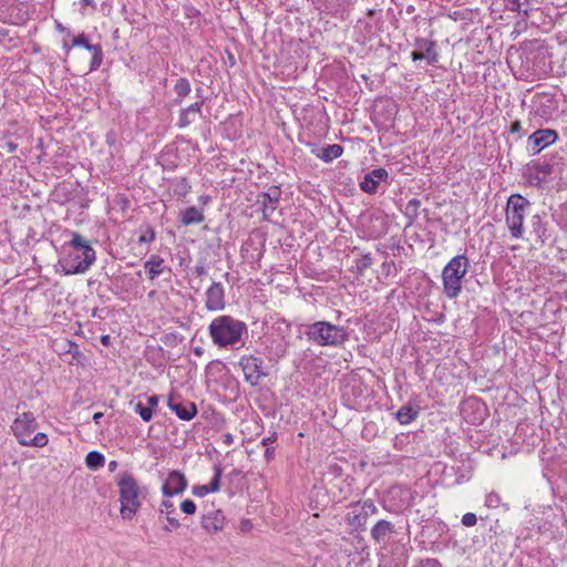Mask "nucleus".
<instances>
[{
    "label": "nucleus",
    "mask_w": 567,
    "mask_h": 567,
    "mask_svg": "<svg viewBox=\"0 0 567 567\" xmlns=\"http://www.w3.org/2000/svg\"><path fill=\"white\" fill-rule=\"evenodd\" d=\"M558 140V133L553 128H540L529 135L527 143L532 146L534 154L540 153L544 148Z\"/></svg>",
    "instance_id": "11"
},
{
    "label": "nucleus",
    "mask_w": 567,
    "mask_h": 567,
    "mask_svg": "<svg viewBox=\"0 0 567 567\" xmlns=\"http://www.w3.org/2000/svg\"><path fill=\"white\" fill-rule=\"evenodd\" d=\"M378 187L379 183L368 174L364 175L362 182L360 183V188L368 194H375Z\"/></svg>",
    "instance_id": "32"
},
{
    "label": "nucleus",
    "mask_w": 567,
    "mask_h": 567,
    "mask_svg": "<svg viewBox=\"0 0 567 567\" xmlns=\"http://www.w3.org/2000/svg\"><path fill=\"white\" fill-rule=\"evenodd\" d=\"M223 441H224V443L226 445H231L234 443V436L230 433H226L224 435V440Z\"/></svg>",
    "instance_id": "48"
},
{
    "label": "nucleus",
    "mask_w": 567,
    "mask_h": 567,
    "mask_svg": "<svg viewBox=\"0 0 567 567\" xmlns=\"http://www.w3.org/2000/svg\"><path fill=\"white\" fill-rule=\"evenodd\" d=\"M421 206V200L417 198H412L408 202L405 206L404 215L409 219V224H413L419 216V208Z\"/></svg>",
    "instance_id": "28"
},
{
    "label": "nucleus",
    "mask_w": 567,
    "mask_h": 567,
    "mask_svg": "<svg viewBox=\"0 0 567 567\" xmlns=\"http://www.w3.org/2000/svg\"><path fill=\"white\" fill-rule=\"evenodd\" d=\"M277 440V434L272 433L270 436L264 437L261 444L266 447L269 446L270 443H274Z\"/></svg>",
    "instance_id": "46"
},
{
    "label": "nucleus",
    "mask_w": 567,
    "mask_h": 567,
    "mask_svg": "<svg viewBox=\"0 0 567 567\" xmlns=\"http://www.w3.org/2000/svg\"><path fill=\"white\" fill-rule=\"evenodd\" d=\"M192 91L190 83L188 79L186 78H179L175 85H174V92L176 94V97L174 99V104L179 105L184 97H186Z\"/></svg>",
    "instance_id": "25"
},
{
    "label": "nucleus",
    "mask_w": 567,
    "mask_h": 567,
    "mask_svg": "<svg viewBox=\"0 0 567 567\" xmlns=\"http://www.w3.org/2000/svg\"><path fill=\"white\" fill-rule=\"evenodd\" d=\"M414 50L411 52L413 61L425 60L429 65H436L440 55L436 50L435 41L416 38L414 41Z\"/></svg>",
    "instance_id": "10"
},
{
    "label": "nucleus",
    "mask_w": 567,
    "mask_h": 567,
    "mask_svg": "<svg viewBox=\"0 0 567 567\" xmlns=\"http://www.w3.org/2000/svg\"><path fill=\"white\" fill-rule=\"evenodd\" d=\"M81 4H82V7H92V8H95V2H94V0H81Z\"/></svg>",
    "instance_id": "50"
},
{
    "label": "nucleus",
    "mask_w": 567,
    "mask_h": 567,
    "mask_svg": "<svg viewBox=\"0 0 567 567\" xmlns=\"http://www.w3.org/2000/svg\"><path fill=\"white\" fill-rule=\"evenodd\" d=\"M105 457L97 451H91L86 454L85 464L91 471H97L104 465Z\"/></svg>",
    "instance_id": "27"
},
{
    "label": "nucleus",
    "mask_w": 567,
    "mask_h": 567,
    "mask_svg": "<svg viewBox=\"0 0 567 567\" xmlns=\"http://www.w3.org/2000/svg\"><path fill=\"white\" fill-rule=\"evenodd\" d=\"M243 370L245 381L250 385L256 386L260 380L268 375L262 358L250 355H243L238 362Z\"/></svg>",
    "instance_id": "9"
},
{
    "label": "nucleus",
    "mask_w": 567,
    "mask_h": 567,
    "mask_svg": "<svg viewBox=\"0 0 567 567\" xmlns=\"http://www.w3.org/2000/svg\"><path fill=\"white\" fill-rule=\"evenodd\" d=\"M65 352L70 353L72 355V358L78 360V361L82 357V353L80 351L79 346L75 342H72V341H66Z\"/></svg>",
    "instance_id": "35"
},
{
    "label": "nucleus",
    "mask_w": 567,
    "mask_h": 567,
    "mask_svg": "<svg viewBox=\"0 0 567 567\" xmlns=\"http://www.w3.org/2000/svg\"><path fill=\"white\" fill-rule=\"evenodd\" d=\"M507 7L511 11L522 12V0H507Z\"/></svg>",
    "instance_id": "42"
},
{
    "label": "nucleus",
    "mask_w": 567,
    "mask_h": 567,
    "mask_svg": "<svg viewBox=\"0 0 567 567\" xmlns=\"http://www.w3.org/2000/svg\"><path fill=\"white\" fill-rule=\"evenodd\" d=\"M367 174L370 175L373 179H375L379 184L381 181L386 179L389 176L386 169L384 168H375Z\"/></svg>",
    "instance_id": "36"
},
{
    "label": "nucleus",
    "mask_w": 567,
    "mask_h": 567,
    "mask_svg": "<svg viewBox=\"0 0 567 567\" xmlns=\"http://www.w3.org/2000/svg\"><path fill=\"white\" fill-rule=\"evenodd\" d=\"M477 523V516L474 513H466L462 517V524L465 527H472L476 525Z\"/></svg>",
    "instance_id": "39"
},
{
    "label": "nucleus",
    "mask_w": 567,
    "mask_h": 567,
    "mask_svg": "<svg viewBox=\"0 0 567 567\" xmlns=\"http://www.w3.org/2000/svg\"><path fill=\"white\" fill-rule=\"evenodd\" d=\"M470 268V260L465 255L454 256L443 268V292L449 299H455L462 291V280Z\"/></svg>",
    "instance_id": "5"
},
{
    "label": "nucleus",
    "mask_w": 567,
    "mask_h": 567,
    "mask_svg": "<svg viewBox=\"0 0 567 567\" xmlns=\"http://www.w3.org/2000/svg\"><path fill=\"white\" fill-rule=\"evenodd\" d=\"M205 307L208 311H219L225 309V289L220 282L213 281L210 287L207 289Z\"/></svg>",
    "instance_id": "14"
},
{
    "label": "nucleus",
    "mask_w": 567,
    "mask_h": 567,
    "mask_svg": "<svg viewBox=\"0 0 567 567\" xmlns=\"http://www.w3.org/2000/svg\"><path fill=\"white\" fill-rule=\"evenodd\" d=\"M467 408L480 410L481 409V403L478 401L466 402L464 408L462 409V412L465 413Z\"/></svg>",
    "instance_id": "45"
},
{
    "label": "nucleus",
    "mask_w": 567,
    "mask_h": 567,
    "mask_svg": "<svg viewBox=\"0 0 567 567\" xmlns=\"http://www.w3.org/2000/svg\"><path fill=\"white\" fill-rule=\"evenodd\" d=\"M372 265V257L371 254H364L361 255L360 258H358L354 261V268L358 274L362 275L368 268H370Z\"/></svg>",
    "instance_id": "33"
},
{
    "label": "nucleus",
    "mask_w": 567,
    "mask_h": 567,
    "mask_svg": "<svg viewBox=\"0 0 567 567\" xmlns=\"http://www.w3.org/2000/svg\"><path fill=\"white\" fill-rule=\"evenodd\" d=\"M95 44H91L87 40V37L84 33H81L76 37H73L71 47H82L87 51H92Z\"/></svg>",
    "instance_id": "34"
},
{
    "label": "nucleus",
    "mask_w": 567,
    "mask_h": 567,
    "mask_svg": "<svg viewBox=\"0 0 567 567\" xmlns=\"http://www.w3.org/2000/svg\"><path fill=\"white\" fill-rule=\"evenodd\" d=\"M482 419H483V416H482V415H480L478 417H476V416H475L473 422H475V421H477V420H482Z\"/></svg>",
    "instance_id": "59"
},
{
    "label": "nucleus",
    "mask_w": 567,
    "mask_h": 567,
    "mask_svg": "<svg viewBox=\"0 0 567 567\" xmlns=\"http://www.w3.org/2000/svg\"><path fill=\"white\" fill-rule=\"evenodd\" d=\"M174 512H175V507H174L173 502H171L168 499H163L161 503V506H159V513L166 515V519H167L171 528L177 529L181 526V524H179L178 519H176L175 517L172 516V514Z\"/></svg>",
    "instance_id": "26"
},
{
    "label": "nucleus",
    "mask_w": 567,
    "mask_h": 567,
    "mask_svg": "<svg viewBox=\"0 0 567 567\" xmlns=\"http://www.w3.org/2000/svg\"><path fill=\"white\" fill-rule=\"evenodd\" d=\"M18 145L13 142H8L7 143V148H8V152L9 153H13L16 150H17Z\"/></svg>",
    "instance_id": "51"
},
{
    "label": "nucleus",
    "mask_w": 567,
    "mask_h": 567,
    "mask_svg": "<svg viewBox=\"0 0 567 567\" xmlns=\"http://www.w3.org/2000/svg\"><path fill=\"white\" fill-rule=\"evenodd\" d=\"M56 29L60 30V31H64L65 30V28L61 23L56 24Z\"/></svg>",
    "instance_id": "57"
},
{
    "label": "nucleus",
    "mask_w": 567,
    "mask_h": 567,
    "mask_svg": "<svg viewBox=\"0 0 567 567\" xmlns=\"http://www.w3.org/2000/svg\"><path fill=\"white\" fill-rule=\"evenodd\" d=\"M225 524V516L219 509L208 511L202 517V527L207 533H217L223 529Z\"/></svg>",
    "instance_id": "19"
},
{
    "label": "nucleus",
    "mask_w": 567,
    "mask_h": 567,
    "mask_svg": "<svg viewBox=\"0 0 567 567\" xmlns=\"http://www.w3.org/2000/svg\"><path fill=\"white\" fill-rule=\"evenodd\" d=\"M206 272H207V269H206L205 262L203 260L198 261L196 264V266L194 267V274L197 277H202V276L206 275Z\"/></svg>",
    "instance_id": "41"
},
{
    "label": "nucleus",
    "mask_w": 567,
    "mask_h": 567,
    "mask_svg": "<svg viewBox=\"0 0 567 567\" xmlns=\"http://www.w3.org/2000/svg\"><path fill=\"white\" fill-rule=\"evenodd\" d=\"M394 534L395 525L385 519L378 520L371 528V538L381 545H388Z\"/></svg>",
    "instance_id": "16"
},
{
    "label": "nucleus",
    "mask_w": 567,
    "mask_h": 567,
    "mask_svg": "<svg viewBox=\"0 0 567 567\" xmlns=\"http://www.w3.org/2000/svg\"><path fill=\"white\" fill-rule=\"evenodd\" d=\"M164 258L159 255H151L150 258L144 262V268L147 271L150 280H155L158 276L164 272Z\"/></svg>",
    "instance_id": "21"
},
{
    "label": "nucleus",
    "mask_w": 567,
    "mask_h": 567,
    "mask_svg": "<svg viewBox=\"0 0 567 567\" xmlns=\"http://www.w3.org/2000/svg\"><path fill=\"white\" fill-rule=\"evenodd\" d=\"M224 276L226 279H228L229 272H226Z\"/></svg>",
    "instance_id": "61"
},
{
    "label": "nucleus",
    "mask_w": 567,
    "mask_h": 567,
    "mask_svg": "<svg viewBox=\"0 0 567 567\" xmlns=\"http://www.w3.org/2000/svg\"><path fill=\"white\" fill-rule=\"evenodd\" d=\"M208 333L218 348H236L238 343L244 344V336L248 334V327L241 320L221 315L212 320Z\"/></svg>",
    "instance_id": "3"
},
{
    "label": "nucleus",
    "mask_w": 567,
    "mask_h": 567,
    "mask_svg": "<svg viewBox=\"0 0 567 567\" xmlns=\"http://www.w3.org/2000/svg\"><path fill=\"white\" fill-rule=\"evenodd\" d=\"M181 339L178 338V334L176 333H167L165 334L163 338H162V341L166 344V346H176L177 342L179 341Z\"/></svg>",
    "instance_id": "40"
},
{
    "label": "nucleus",
    "mask_w": 567,
    "mask_h": 567,
    "mask_svg": "<svg viewBox=\"0 0 567 567\" xmlns=\"http://www.w3.org/2000/svg\"><path fill=\"white\" fill-rule=\"evenodd\" d=\"M307 340L318 347L340 348L349 340L348 328L326 320L301 326Z\"/></svg>",
    "instance_id": "4"
},
{
    "label": "nucleus",
    "mask_w": 567,
    "mask_h": 567,
    "mask_svg": "<svg viewBox=\"0 0 567 567\" xmlns=\"http://www.w3.org/2000/svg\"><path fill=\"white\" fill-rule=\"evenodd\" d=\"M91 52L93 55L90 62V72L97 70L103 61V50L100 44H95Z\"/></svg>",
    "instance_id": "30"
},
{
    "label": "nucleus",
    "mask_w": 567,
    "mask_h": 567,
    "mask_svg": "<svg viewBox=\"0 0 567 567\" xmlns=\"http://www.w3.org/2000/svg\"><path fill=\"white\" fill-rule=\"evenodd\" d=\"M520 130H522V125H520L519 121L516 120V121L512 122L511 127H509L511 133H519Z\"/></svg>",
    "instance_id": "47"
},
{
    "label": "nucleus",
    "mask_w": 567,
    "mask_h": 567,
    "mask_svg": "<svg viewBox=\"0 0 567 567\" xmlns=\"http://www.w3.org/2000/svg\"><path fill=\"white\" fill-rule=\"evenodd\" d=\"M280 196L281 189L278 186H271L267 192L258 195L257 203L261 205L265 219H269L277 209Z\"/></svg>",
    "instance_id": "13"
},
{
    "label": "nucleus",
    "mask_w": 567,
    "mask_h": 567,
    "mask_svg": "<svg viewBox=\"0 0 567 567\" xmlns=\"http://www.w3.org/2000/svg\"><path fill=\"white\" fill-rule=\"evenodd\" d=\"M187 488V478L177 470L169 471L163 486L162 494L165 497L182 494Z\"/></svg>",
    "instance_id": "12"
},
{
    "label": "nucleus",
    "mask_w": 567,
    "mask_h": 567,
    "mask_svg": "<svg viewBox=\"0 0 567 567\" xmlns=\"http://www.w3.org/2000/svg\"><path fill=\"white\" fill-rule=\"evenodd\" d=\"M530 169L535 171V175L530 176L529 183L535 186H540L545 183L546 177L554 171V165L548 162H537L529 166Z\"/></svg>",
    "instance_id": "20"
},
{
    "label": "nucleus",
    "mask_w": 567,
    "mask_h": 567,
    "mask_svg": "<svg viewBox=\"0 0 567 567\" xmlns=\"http://www.w3.org/2000/svg\"><path fill=\"white\" fill-rule=\"evenodd\" d=\"M523 13L525 17H528V10H524Z\"/></svg>",
    "instance_id": "60"
},
{
    "label": "nucleus",
    "mask_w": 567,
    "mask_h": 567,
    "mask_svg": "<svg viewBox=\"0 0 567 567\" xmlns=\"http://www.w3.org/2000/svg\"><path fill=\"white\" fill-rule=\"evenodd\" d=\"M530 202L520 194H512L506 204V225L513 238L519 239L524 234V219Z\"/></svg>",
    "instance_id": "7"
},
{
    "label": "nucleus",
    "mask_w": 567,
    "mask_h": 567,
    "mask_svg": "<svg viewBox=\"0 0 567 567\" xmlns=\"http://www.w3.org/2000/svg\"><path fill=\"white\" fill-rule=\"evenodd\" d=\"M63 257L58 262V271L64 276L84 274L96 260L94 248L76 231L71 233V239L63 246Z\"/></svg>",
    "instance_id": "1"
},
{
    "label": "nucleus",
    "mask_w": 567,
    "mask_h": 567,
    "mask_svg": "<svg viewBox=\"0 0 567 567\" xmlns=\"http://www.w3.org/2000/svg\"><path fill=\"white\" fill-rule=\"evenodd\" d=\"M101 342L104 344V346H107L109 342H110V336H103L101 338Z\"/></svg>",
    "instance_id": "54"
},
{
    "label": "nucleus",
    "mask_w": 567,
    "mask_h": 567,
    "mask_svg": "<svg viewBox=\"0 0 567 567\" xmlns=\"http://www.w3.org/2000/svg\"><path fill=\"white\" fill-rule=\"evenodd\" d=\"M118 489L120 513L123 519L132 520L142 506L147 488L141 486L133 473L120 472L115 477Z\"/></svg>",
    "instance_id": "2"
},
{
    "label": "nucleus",
    "mask_w": 567,
    "mask_h": 567,
    "mask_svg": "<svg viewBox=\"0 0 567 567\" xmlns=\"http://www.w3.org/2000/svg\"><path fill=\"white\" fill-rule=\"evenodd\" d=\"M193 351L197 357H202L204 354V349L202 347H196Z\"/></svg>",
    "instance_id": "53"
},
{
    "label": "nucleus",
    "mask_w": 567,
    "mask_h": 567,
    "mask_svg": "<svg viewBox=\"0 0 567 567\" xmlns=\"http://www.w3.org/2000/svg\"><path fill=\"white\" fill-rule=\"evenodd\" d=\"M117 466H118L117 461H110L107 464V468L112 473L116 471Z\"/></svg>",
    "instance_id": "49"
},
{
    "label": "nucleus",
    "mask_w": 567,
    "mask_h": 567,
    "mask_svg": "<svg viewBox=\"0 0 567 567\" xmlns=\"http://www.w3.org/2000/svg\"><path fill=\"white\" fill-rule=\"evenodd\" d=\"M204 218L203 212L195 206L187 207L181 213V223L185 226L200 224Z\"/></svg>",
    "instance_id": "24"
},
{
    "label": "nucleus",
    "mask_w": 567,
    "mask_h": 567,
    "mask_svg": "<svg viewBox=\"0 0 567 567\" xmlns=\"http://www.w3.org/2000/svg\"><path fill=\"white\" fill-rule=\"evenodd\" d=\"M204 100L196 101L195 103L184 107L179 111L177 126L185 128L196 121L198 116H202V107Z\"/></svg>",
    "instance_id": "17"
},
{
    "label": "nucleus",
    "mask_w": 567,
    "mask_h": 567,
    "mask_svg": "<svg viewBox=\"0 0 567 567\" xmlns=\"http://www.w3.org/2000/svg\"><path fill=\"white\" fill-rule=\"evenodd\" d=\"M141 235L138 237V244H151L155 240L156 234L152 226L145 225L140 229Z\"/></svg>",
    "instance_id": "31"
},
{
    "label": "nucleus",
    "mask_w": 567,
    "mask_h": 567,
    "mask_svg": "<svg viewBox=\"0 0 567 567\" xmlns=\"http://www.w3.org/2000/svg\"><path fill=\"white\" fill-rule=\"evenodd\" d=\"M343 153V147L339 144H331L320 148H313L312 154L326 163L340 157Z\"/></svg>",
    "instance_id": "22"
},
{
    "label": "nucleus",
    "mask_w": 567,
    "mask_h": 567,
    "mask_svg": "<svg viewBox=\"0 0 567 567\" xmlns=\"http://www.w3.org/2000/svg\"><path fill=\"white\" fill-rule=\"evenodd\" d=\"M499 503H501V497L497 493H494V492L489 493L485 498V505L487 507L495 508L499 505Z\"/></svg>",
    "instance_id": "38"
},
{
    "label": "nucleus",
    "mask_w": 567,
    "mask_h": 567,
    "mask_svg": "<svg viewBox=\"0 0 567 567\" xmlns=\"http://www.w3.org/2000/svg\"><path fill=\"white\" fill-rule=\"evenodd\" d=\"M146 401L148 404L147 406L154 411V409L158 405L159 398H158V395L153 394V395L146 396Z\"/></svg>",
    "instance_id": "43"
},
{
    "label": "nucleus",
    "mask_w": 567,
    "mask_h": 567,
    "mask_svg": "<svg viewBox=\"0 0 567 567\" xmlns=\"http://www.w3.org/2000/svg\"><path fill=\"white\" fill-rule=\"evenodd\" d=\"M131 405H133L135 413H137L144 422H150L152 420L153 410L151 408L144 405L141 401H131Z\"/></svg>",
    "instance_id": "29"
},
{
    "label": "nucleus",
    "mask_w": 567,
    "mask_h": 567,
    "mask_svg": "<svg viewBox=\"0 0 567 567\" xmlns=\"http://www.w3.org/2000/svg\"><path fill=\"white\" fill-rule=\"evenodd\" d=\"M202 89H197L196 90V93H197V97L199 99L198 101H200L202 99L205 101V97L202 95Z\"/></svg>",
    "instance_id": "56"
},
{
    "label": "nucleus",
    "mask_w": 567,
    "mask_h": 567,
    "mask_svg": "<svg viewBox=\"0 0 567 567\" xmlns=\"http://www.w3.org/2000/svg\"><path fill=\"white\" fill-rule=\"evenodd\" d=\"M284 353H285V349H280V350L277 352V354H278L279 357H282V355H284Z\"/></svg>",
    "instance_id": "58"
},
{
    "label": "nucleus",
    "mask_w": 567,
    "mask_h": 567,
    "mask_svg": "<svg viewBox=\"0 0 567 567\" xmlns=\"http://www.w3.org/2000/svg\"><path fill=\"white\" fill-rule=\"evenodd\" d=\"M275 458V447L268 446L265 451V460L267 463L271 462Z\"/></svg>",
    "instance_id": "44"
},
{
    "label": "nucleus",
    "mask_w": 567,
    "mask_h": 567,
    "mask_svg": "<svg viewBox=\"0 0 567 567\" xmlns=\"http://www.w3.org/2000/svg\"><path fill=\"white\" fill-rule=\"evenodd\" d=\"M104 416V414L102 412H96L93 414L92 419L93 421L99 424L100 423V420Z\"/></svg>",
    "instance_id": "52"
},
{
    "label": "nucleus",
    "mask_w": 567,
    "mask_h": 567,
    "mask_svg": "<svg viewBox=\"0 0 567 567\" xmlns=\"http://www.w3.org/2000/svg\"><path fill=\"white\" fill-rule=\"evenodd\" d=\"M223 475V468L220 464L214 465V476L207 485H195L193 487V494L197 497H204L209 493H216L220 489V478Z\"/></svg>",
    "instance_id": "18"
},
{
    "label": "nucleus",
    "mask_w": 567,
    "mask_h": 567,
    "mask_svg": "<svg viewBox=\"0 0 567 567\" xmlns=\"http://www.w3.org/2000/svg\"><path fill=\"white\" fill-rule=\"evenodd\" d=\"M348 508L349 512L346 515V523L358 532L365 530L368 518L379 513L372 499L351 503Z\"/></svg>",
    "instance_id": "8"
},
{
    "label": "nucleus",
    "mask_w": 567,
    "mask_h": 567,
    "mask_svg": "<svg viewBox=\"0 0 567 567\" xmlns=\"http://www.w3.org/2000/svg\"><path fill=\"white\" fill-rule=\"evenodd\" d=\"M167 405L171 411H173L178 419L183 421H190L197 414V406L194 402L189 401H176L175 395L171 393L168 395Z\"/></svg>",
    "instance_id": "15"
},
{
    "label": "nucleus",
    "mask_w": 567,
    "mask_h": 567,
    "mask_svg": "<svg viewBox=\"0 0 567 567\" xmlns=\"http://www.w3.org/2000/svg\"><path fill=\"white\" fill-rule=\"evenodd\" d=\"M38 429V422L32 412H23L13 421L11 430L19 444L22 446L43 447L49 440L45 433L39 432L32 436Z\"/></svg>",
    "instance_id": "6"
},
{
    "label": "nucleus",
    "mask_w": 567,
    "mask_h": 567,
    "mask_svg": "<svg viewBox=\"0 0 567 567\" xmlns=\"http://www.w3.org/2000/svg\"><path fill=\"white\" fill-rule=\"evenodd\" d=\"M63 48L66 50V53H69L73 47L69 45L66 41H63Z\"/></svg>",
    "instance_id": "55"
},
{
    "label": "nucleus",
    "mask_w": 567,
    "mask_h": 567,
    "mask_svg": "<svg viewBox=\"0 0 567 567\" xmlns=\"http://www.w3.org/2000/svg\"><path fill=\"white\" fill-rule=\"evenodd\" d=\"M419 413L420 409L417 406L405 404L398 410L396 420L400 424L406 425L413 422L417 417Z\"/></svg>",
    "instance_id": "23"
},
{
    "label": "nucleus",
    "mask_w": 567,
    "mask_h": 567,
    "mask_svg": "<svg viewBox=\"0 0 567 567\" xmlns=\"http://www.w3.org/2000/svg\"><path fill=\"white\" fill-rule=\"evenodd\" d=\"M181 511L187 515H193L196 512V504L192 499H185L181 503Z\"/></svg>",
    "instance_id": "37"
}]
</instances>
